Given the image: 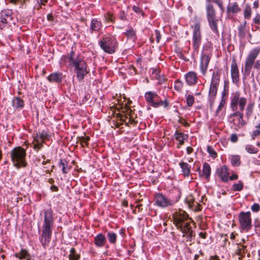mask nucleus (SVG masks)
I'll use <instances>...</instances> for the list:
<instances>
[{
    "mask_svg": "<svg viewBox=\"0 0 260 260\" xmlns=\"http://www.w3.org/2000/svg\"><path fill=\"white\" fill-rule=\"evenodd\" d=\"M53 223L54 219L52 210H46L44 212V219L42 226V234L40 238V241L44 247L48 246L49 244Z\"/></svg>",
    "mask_w": 260,
    "mask_h": 260,
    "instance_id": "1",
    "label": "nucleus"
},
{
    "mask_svg": "<svg viewBox=\"0 0 260 260\" xmlns=\"http://www.w3.org/2000/svg\"><path fill=\"white\" fill-rule=\"evenodd\" d=\"M69 62L70 65L75 68L74 70L78 80L82 81L89 72L86 63L81 57L75 56L73 52L69 57Z\"/></svg>",
    "mask_w": 260,
    "mask_h": 260,
    "instance_id": "2",
    "label": "nucleus"
},
{
    "mask_svg": "<svg viewBox=\"0 0 260 260\" xmlns=\"http://www.w3.org/2000/svg\"><path fill=\"white\" fill-rule=\"evenodd\" d=\"M173 219L174 224L183 233V236H186L187 238V241L191 242L193 235L190 226V219L187 218L186 215L181 214L173 215Z\"/></svg>",
    "mask_w": 260,
    "mask_h": 260,
    "instance_id": "3",
    "label": "nucleus"
},
{
    "mask_svg": "<svg viewBox=\"0 0 260 260\" xmlns=\"http://www.w3.org/2000/svg\"><path fill=\"white\" fill-rule=\"evenodd\" d=\"M260 53V47L253 48L248 53L245 62L244 73L249 75L252 66L255 69L260 70V60L254 62L255 59Z\"/></svg>",
    "mask_w": 260,
    "mask_h": 260,
    "instance_id": "4",
    "label": "nucleus"
},
{
    "mask_svg": "<svg viewBox=\"0 0 260 260\" xmlns=\"http://www.w3.org/2000/svg\"><path fill=\"white\" fill-rule=\"evenodd\" d=\"M10 156L15 167L17 168L26 167V151L24 149L21 147L14 148L10 152Z\"/></svg>",
    "mask_w": 260,
    "mask_h": 260,
    "instance_id": "5",
    "label": "nucleus"
},
{
    "mask_svg": "<svg viewBox=\"0 0 260 260\" xmlns=\"http://www.w3.org/2000/svg\"><path fill=\"white\" fill-rule=\"evenodd\" d=\"M247 103V99L240 96L238 92L232 94L231 98V108L233 111L243 112Z\"/></svg>",
    "mask_w": 260,
    "mask_h": 260,
    "instance_id": "6",
    "label": "nucleus"
},
{
    "mask_svg": "<svg viewBox=\"0 0 260 260\" xmlns=\"http://www.w3.org/2000/svg\"><path fill=\"white\" fill-rule=\"evenodd\" d=\"M101 48L105 52L112 54L115 52L116 39L112 36H105L99 41Z\"/></svg>",
    "mask_w": 260,
    "mask_h": 260,
    "instance_id": "7",
    "label": "nucleus"
},
{
    "mask_svg": "<svg viewBox=\"0 0 260 260\" xmlns=\"http://www.w3.org/2000/svg\"><path fill=\"white\" fill-rule=\"evenodd\" d=\"M239 221L241 228L243 231H248L251 228V213L241 212L239 214Z\"/></svg>",
    "mask_w": 260,
    "mask_h": 260,
    "instance_id": "8",
    "label": "nucleus"
},
{
    "mask_svg": "<svg viewBox=\"0 0 260 260\" xmlns=\"http://www.w3.org/2000/svg\"><path fill=\"white\" fill-rule=\"evenodd\" d=\"M176 202L161 193L156 194L154 198L155 205L162 208L173 206Z\"/></svg>",
    "mask_w": 260,
    "mask_h": 260,
    "instance_id": "9",
    "label": "nucleus"
},
{
    "mask_svg": "<svg viewBox=\"0 0 260 260\" xmlns=\"http://www.w3.org/2000/svg\"><path fill=\"white\" fill-rule=\"evenodd\" d=\"M193 28L192 42L193 47L196 50H198L201 44V33L200 30V24L199 22H196L193 26H191Z\"/></svg>",
    "mask_w": 260,
    "mask_h": 260,
    "instance_id": "10",
    "label": "nucleus"
},
{
    "mask_svg": "<svg viewBox=\"0 0 260 260\" xmlns=\"http://www.w3.org/2000/svg\"><path fill=\"white\" fill-rule=\"evenodd\" d=\"M219 82L220 78L218 73L214 72L209 91V97L210 100L213 99L216 96Z\"/></svg>",
    "mask_w": 260,
    "mask_h": 260,
    "instance_id": "11",
    "label": "nucleus"
},
{
    "mask_svg": "<svg viewBox=\"0 0 260 260\" xmlns=\"http://www.w3.org/2000/svg\"><path fill=\"white\" fill-rule=\"evenodd\" d=\"M211 55L210 53H203L200 62V70L203 75H205L208 68Z\"/></svg>",
    "mask_w": 260,
    "mask_h": 260,
    "instance_id": "12",
    "label": "nucleus"
},
{
    "mask_svg": "<svg viewBox=\"0 0 260 260\" xmlns=\"http://www.w3.org/2000/svg\"><path fill=\"white\" fill-rule=\"evenodd\" d=\"M48 135L46 132L44 131L41 133L37 134V136L35 138V140L36 142V144H34L35 148L40 149L42 146V143L44 140L48 139Z\"/></svg>",
    "mask_w": 260,
    "mask_h": 260,
    "instance_id": "13",
    "label": "nucleus"
},
{
    "mask_svg": "<svg viewBox=\"0 0 260 260\" xmlns=\"http://www.w3.org/2000/svg\"><path fill=\"white\" fill-rule=\"evenodd\" d=\"M243 112L240 111H236L232 115V116L234 117V124L238 126L239 128L243 126L245 124V122L243 119Z\"/></svg>",
    "mask_w": 260,
    "mask_h": 260,
    "instance_id": "14",
    "label": "nucleus"
},
{
    "mask_svg": "<svg viewBox=\"0 0 260 260\" xmlns=\"http://www.w3.org/2000/svg\"><path fill=\"white\" fill-rule=\"evenodd\" d=\"M231 77L234 83H237L239 80V70L236 61L233 60L231 64Z\"/></svg>",
    "mask_w": 260,
    "mask_h": 260,
    "instance_id": "15",
    "label": "nucleus"
},
{
    "mask_svg": "<svg viewBox=\"0 0 260 260\" xmlns=\"http://www.w3.org/2000/svg\"><path fill=\"white\" fill-rule=\"evenodd\" d=\"M15 257L19 258V260H35L33 256L30 255L29 253L25 249H21V250L15 254Z\"/></svg>",
    "mask_w": 260,
    "mask_h": 260,
    "instance_id": "16",
    "label": "nucleus"
},
{
    "mask_svg": "<svg viewBox=\"0 0 260 260\" xmlns=\"http://www.w3.org/2000/svg\"><path fill=\"white\" fill-rule=\"evenodd\" d=\"M106 242V238L102 234H99L94 238V243L97 247H103Z\"/></svg>",
    "mask_w": 260,
    "mask_h": 260,
    "instance_id": "17",
    "label": "nucleus"
},
{
    "mask_svg": "<svg viewBox=\"0 0 260 260\" xmlns=\"http://www.w3.org/2000/svg\"><path fill=\"white\" fill-rule=\"evenodd\" d=\"M185 79L188 85H194L197 81V75L193 72H189L185 75Z\"/></svg>",
    "mask_w": 260,
    "mask_h": 260,
    "instance_id": "18",
    "label": "nucleus"
},
{
    "mask_svg": "<svg viewBox=\"0 0 260 260\" xmlns=\"http://www.w3.org/2000/svg\"><path fill=\"white\" fill-rule=\"evenodd\" d=\"M47 79L50 82H61L62 80V74L58 72L53 73L48 76Z\"/></svg>",
    "mask_w": 260,
    "mask_h": 260,
    "instance_id": "19",
    "label": "nucleus"
},
{
    "mask_svg": "<svg viewBox=\"0 0 260 260\" xmlns=\"http://www.w3.org/2000/svg\"><path fill=\"white\" fill-rule=\"evenodd\" d=\"M219 176L221 179L224 182H228L229 180V171L228 168L224 166L221 167L218 171Z\"/></svg>",
    "mask_w": 260,
    "mask_h": 260,
    "instance_id": "20",
    "label": "nucleus"
},
{
    "mask_svg": "<svg viewBox=\"0 0 260 260\" xmlns=\"http://www.w3.org/2000/svg\"><path fill=\"white\" fill-rule=\"evenodd\" d=\"M246 247L241 244H237L235 249V254L239 256L238 258L241 259L245 254Z\"/></svg>",
    "mask_w": 260,
    "mask_h": 260,
    "instance_id": "21",
    "label": "nucleus"
},
{
    "mask_svg": "<svg viewBox=\"0 0 260 260\" xmlns=\"http://www.w3.org/2000/svg\"><path fill=\"white\" fill-rule=\"evenodd\" d=\"M153 102L152 104V106L154 108H157L161 106H164L165 107H166L168 106V102L167 101H162L161 100H159L158 96L156 94V97L153 99Z\"/></svg>",
    "mask_w": 260,
    "mask_h": 260,
    "instance_id": "22",
    "label": "nucleus"
},
{
    "mask_svg": "<svg viewBox=\"0 0 260 260\" xmlns=\"http://www.w3.org/2000/svg\"><path fill=\"white\" fill-rule=\"evenodd\" d=\"M209 25L211 29L215 33H218L217 29V22L218 20L216 19V17H213L208 19Z\"/></svg>",
    "mask_w": 260,
    "mask_h": 260,
    "instance_id": "23",
    "label": "nucleus"
},
{
    "mask_svg": "<svg viewBox=\"0 0 260 260\" xmlns=\"http://www.w3.org/2000/svg\"><path fill=\"white\" fill-rule=\"evenodd\" d=\"M176 139L179 141L180 145H182L184 143V140H186L188 138V136L186 134H184L181 133L176 132L175 134Z\"/></svg>",
    "mask_w": 260,
    "mask_h": 260,
    "instance_id": "24",
    "label": "nucleus"
},
{
    "mask_svg": "<svg viewBox=\"0 0 260 260\" xmlns=\"http://www.w3.org/2000/svg\"><path fill=\"white\" fill-rule=\"evenodd\" d=\"M211 174V168L208 164L205 162L203 165V175L208 179Z\"/></svg>",
    "mask_w": 260,
    "mask_h": 260,
    "instance_id": "25",
    "label": "nucleus"
},
{
    "mask_svg": "<svg viewBox=\"0 0 260 260\" xmlns=\"http://www.w3.org/2000/svg\"><path fill=\"white\" fill-rule=\"evenodd\" d=\"M59 167L61 168L63 173L66 174L70 170V167L68 166V162L64 159H61L59 161Z\"/></svg>",
    "mask_w": 260,
    "mask_h": 260,
    "instance_id": "26",
    "label": "nucleus"
},
{
    "mask_svg": "<svg viewBox=\"0 0 260 260\" xmlns=\"http://www.w3.org/2000/svg\"><path fill=\"white\" fill-rule=\"evenodd\" d=\"M180 167L182 169V171L184 176H188L190 173V167L187 163L181 162L179 164Z\"/></svg>",
    "mask_w": 260,
    "mask_h": 260,
    "instance_id": "27",
    "label": "nucleus"
},
{
    "mask_svg": "<svg viewBox=\"0 0 260 260\" xmlns=\"http://www.w3.org/2000/svg\"><path fill=\"white\" fill-rule=\"evenodd\" d=\"M13 106L16 108H22L24 103L20 98H15L12 101Z\"/></svg>",
    "mask_w": 260,
    "mask_h": 260,
    "instance_id": "28",
    "label": "nucleus"
},
{
    "mask_svg": "<svg viewBox=\"0 0 260 260\" xmlns=\"http://www.w3.org/2000/svg\"><path fill=\"white\" fill-rule=\"evenodd\" d=\"M230 160L234 166H239L241 164L240 156L238 155H232L230 157Z\"/></svg>",
    "mask_w": 260,
    "mask_h": 260,
    "instance_id": "29",
    "label": "nucleus"
},
{
    "mask_svg": "<svg viewBox=\"0 0 260 260\" xmlns=\"http://www.w3.org/2000/svg\"><path fill=\"white\" fill-rule=\"evenodd\" d=\"M145 97L146 101L152 106L154 98L156 97V93L153 92H147L145 93Z\"/></svg>",
    "mask_w": 260,
    "mask_h": 260,
    "instance_id": "30",
    "label": "nucleus"
},
{
    "mask_svg": "<svg viewBox=\"0 0 260 260\" xmlns=\"http://www.w3.org/2000/svg\"><path fill=\"white\" fill-rule=\"evenodd\" d=\"M80 257V256L78 254L74 248H72L70 251V254L69 255V258L70 260H78Z\"/></svg>",
    "mask_w": 260,
    "mask_h": 260,
    "instance_id": "31",
    "label": "nucleus"
},
{
    "mask_svg": "<svg viewBox=\"0 0 260 260\" xmlns=\"http://www.w3.org/2000/svg\"><path fill=\"white\" fill-rule=\"evenodd\" d=\"M245 150L249 154H256L258 152V149L251 144H247L245 147Z\"/></svg>",
    "mask_w": 260,
    "mask_h": 260,
    "instance_id": "32",
    "label": "nucleus"
},
{
    "mask_svg": "<svg viewBox=\"0 0 260 260\" xmlns=\"http://www.w3.org/2000/svg\"><path fill=\"white\" fill-rule=\"evenodd\" d=\"M240 9L236 3L229 4L228 7V10L229 12L237 13L240 11Z\"/></svg>",
    "mask_w": 260,
    "mask_h": 260,
    "instance_id": "33",
    "label": "nucleus"
},
{
    "mask_svg": "<svg viewBox=\"0 0 260 260\" xmlns=\"http://www.w3.org/2000/svg\"><path fill=\"white\" fill-rule=\"evenodd\" d=\"M101 26L100 22L96 19H93L91 21L90 28L92 30L98 31L99 30Z\"/></svg>",
    "mask_w": 260,
    "mask_h": 260,
    "instance_id": "34",
    "label": "nucleus"
},
{
    "mask_svg": "<svg viewBox=\"0 0 260 260\" xmlns=\"http://www.w3.org/2000/svg\"><path fill=\"white\" fill-rule=\"evenodd\" d=\"M207 19L215 17V11L212 6L208 4L207 7Z\"/></svg>",
    "mask_w": 260,
    "mask_h": 260,
    "instance_id": "35",
    "label": "nucleus"
},
{
    "mask_svg": "<svg viewBox=\"0 0 260 260\" xmlns=\"http://www.w3.org/2000/svg\"><path fill=\"white\" fill-rule=\"evenodd\" d=\"M125 34L127 38L133 40V41L135 40L136 38V32L132 27H130L127 29Z\"/></svg>",
    "mask_w": 260,
    "mask_h": 260,
    "instance_id": "36",
    "label": "nucleus"
},
{
    "mask_svg": "<svg viewBox=\"0 0 260 260\" xmlns=\"http://www.w3.org/2000/svg\"><path fill=\"white\" fill-rule=\"evenodd\" d=\"M254 107V104L253 103H250L248 104L246 109V116L249 118L252 114L253 109Z\"/></svg>",
    "mask_w": 260,
    "mask_h": 260,
    "instance_id": "37",
    "label": "nucleus"
},
{
    "mask_svg": "<svg viewBox=\"0 0 260 260\" xmlns=\"http://www.w3.org/2000/svg\"><path fill=\"white\" fill-rule=\"evenodd\" d=\"M243 188V183L242 181H239L238 183H234L232 185V189L234 191H241Z\"/></svg>",
    "mask_w": 260,
    "mask_h": 260,
    "instance_id": "38",
    "label": "nucleus"
},
{
    "mask_svg": "<svg viewBox=\"0 0 260 260\" xmlns=\"http://www.w3.org/2000/svg\"><path fill=\"white\" fill-rule=\"evenodd\" d=\"M251 7L246 5L244 10V17L245 19H249L251 17Z\"/></svg>",
    "mask_w": 260,
    "mask_h": 260,
    "instance_id": "39",
    "label": "nucleus"
},
{
    "mask_svg": "<svg viewBox=\"0 0 260 260\" xmlns=\"http://www.w3.org/2000/svg\"><path fill=\"white\" fill-rule=\"evenodd\" d=\"M107 238L111 243L114 244L116 241L117 235L113 232H109L107 234Z\"/></svg>",
    "mask_w": 260,
    "mask_h": 260,
    "instance_id": "40",
    "label": "nucleus"
},
{
    "mask_svg": "<svg viewBox=\"0 0 260 260\" xmlns=\"http://www.w3.org/2000/svg\"><path fill=\"white\" fill-rule=\"evenodd\" d=\"M90 138L87 137L82 136L79 138V141L83 147L88 145V141L89 140Z\"/></svg>",
    "mask_w": 260,
    "mask_h": 260,
    "instance_id": "41",
    "label": "nucleus"
},
{
    "mask_svg": "<svg viewBox=\"0 0 260 260\" xmlns=\"http://www.w3.org/2000/svg\"><path fill=\"white\" fill-rule=\"evenodd\" d=\"M12 11L10 10H5L2 11L1 16L3 17H6V18H8L9 19H12Z\"/></svg>",
    "mask_w": 260,
    "mask_h": 260,
    "instance_id": "42",
    "label": "nucleus"
},
{
    "mask_svg": "<svg viewBox=\"0 0 260 260\" xmlns=\"http://www.w3.org/2000/svg\"><path fill=\"white\" fill-rule=\"evenodd\" d=\"M182 87H183V83L181 81H180L179 80H177L175 82L174 88L177 91H180L182 89Z\"/></svg>",
    "mask_w": 260,
    "mask_h": 260,
    "instance_id": "43",
    "label": "nucleus"
},
{
    "mask_svg": "<svg viewBox=\"0 0 260 260\" xmlns=\"http://www.w3.org/2000/svg\"><path fill=\"white\" fill-rule=\"evenodd\" d=\"M224 104H225V101L223 99H222L221 102L219 103V105H218V107L217 110H216L215 115L216 116L218 115V114L221 111V110L223 108Z\"/></svg>",
    "mask_w": 260,
    "mask_h": 260,
    "instance_id": "44",
    "label": "nucleus"
},
{
    "mask_svg": "<svg viewBox=\"0 0 260 260\" xmlns=\"http://www.w3.org/2000/svg\"><path fill=\"white\" fill-rule=\"evenodd\" d=\"M186 103L188 106H191L194 103V98L191 95H188L186 98Z\"/></svg>",
    "mask_w": 260,
    "mask_h": 260,
    "instance_id": "45",
    "label": "nucleus"
},
{
    "mask_svg": "<svg viewBox=\"0 0 260 260\" xmlns=\"http://www.w3.org/2000/svg\"><path fill=\"white\" fill-rule=\"evenodd\" d=\"M207 151L211 156H212L213 158H215L217 156L216 152L214 151V150L213 149V148L211 146H208L207 147Z\"/></svg>",
    "mask_w": 260,
    "mask_h": 260,
    "instance_id": "46",
    "label": "nucleus"
},
{
    "mask_svg": "<svg viewBox=\"0 0 260 260\" xmlns=\"http://www.w3.org/2000/svg\"><path fill=\"white\" fill-rule=\"evenodd\" d=\"M251 210L254 212H257L260 210V206L257 203H254L251 207Z\"/></svg>",
    "mask_w": 260,
    "mask_h": 260,
    "instance_id": "47",
    "label": "nucleus"
},
{
    "mask_svg": "<svg viewBox=\"0 0 260 260\" xmlns=\"http://www.w3.org/2000/svg\"><path fill=\"white\" fill-rule=\"evenodd\" d=\"M260 135V129L254 130L251 134V136L252 139L254 140L255 137L258 136Z\"/></svg>",
    "mask_w": 260,
    "mask_h": 260,
    "instance_id": "48",
    "label": "nucleus"
},
{
    "mask_svg": "<svg viewBox=\"0 0 260 260\" xmlns=\"http://www.w3.org/2000/svg\"><path fill=\"white\" fill-rule=\"evenodd\" d=\"M154 36L155 37L157 43H158L161 39V35L159 31L157 30H155L154 31Z\"/></svg>",
    "mask_w": 260,
    "mask_h": 260,
    "instance_id": "49",
    "label": "nucleus"
},
{
    "mask_svg": "<svg viewBox=\"0 0 260 260\" xmlns=\"http://www.w3.org/2000/svg\"><path fill=\"white\" fill-rule=\"evenodd\" d=\"M238 137L236 134H233L231 136V141L232 142L235 143L238 141Z\"/></svg>",
    "mask_w": 260,
    "mask_h": 260,
    "instance_id": "50",
    "label": "nucleus"
},
{
    "mask_svg": "<svg viewBox=\"0 0 260 260\" xmlns=\"http://www.w3.org/2000/svg\"><path fill=\"white\" fill-rule=\"evenodd\" d=\"M254 22L255 24H260V15L257 14L254 18Z\"/></svg>",
    "mask_w": 260,
    "mask_h": 260,
    "instance_id": "51",
    "label": "nucleus"
},
{
    "mask_svg": "<svg viewBox=\"0 0 260 260\" xmlns=\"http://www.w3.org/2000/svg\"><path fill=\"white\" fill-rule=\"evenodd\" d=\"M9 20H11V19H9L8 18H6V17H3L1 16V22L6 25V24L8 23V21Z\"/></svg>",
    "mask_w": 260,
    "mask_h": 260,
    "instance_id": "52",
    "label": "nucleus"
},
{
    "mask_svg": "<svg viewBox=\"0 0 260 260\" xmlns=\"http://www.w3.org/2000/svg\"><path fill=\"white\" fill-rule=\"evenodd\" d=\"M238 178V175H237L236 174H234L229 177V179H230V180H234L237 179Z\"/></svg>",
    "mask_w": 260,
    "mask_h": 260,
    "instance_id": "53",
    "label": "nucleus"
},
{
    "mask_svg": "<svg viewBox=\"0 0 260 260\" xmlns=\"http://www.w3.org/2000/svg\"><path fill=\"white\" fill-rule=\"evenodd\" d=\"M133 10L137 13H141V9L137 6H134L133 7Z\"/></svg>",
    "mask_w": 260,
    "mask_h": 260,
    "instance_id": "54",
    "label": "nucleus"
},
{
    "mask_svg": "<svg viewBox=\"0 0 260 260\" xmlns=\"http://www.w3.org/2000/svg\"><path fill=\"white\" fill-rule=\"evenodd\" d=\"M120 18L122 20H126V16L125 14L123 12H121L120 13Z\"/></svg>",
    "mask_w": 260,
    "mask_h": 260,
    "instance_id": "55",
    "label": "nucleus"
},
{
    "mask_svg": "<svg viewBox=\"0 0 260 260\" xmlns=\"http://www.w3.org/2000/svg\"><path fill=\"white\" fill-rule=\"evenodd\" d=\"M206 235L207 234L206 233L201 232L199 233V236L203 239H205Z\"/></svg>",
    "mask_w": 260,
    "mask_h": 260,
    "instance_id": "56",
    "label": "nucleus"
},
{
    "mask_svg": "<svg viewBox=\"0 0 260 260\" xmlns=\"http://www.w3.org/2000/svg\"><path fill=\"white\" fill-rule=\"evenodd\" d=\"M187 200H188V202H189V206H191V202H192V203H193V199H192V198L191 197H188Z\"/></svg>",
    "mask_w": 260,
    "mask_h": 260,
    "instance_id": "57",
    "label": "nucleus"
},
{
    "mask_svg": "<svg viewBox=\"0 0 260 260\" xmlns=\"http://www.w3.org/2000/svg\"><path fill=\"white\" fill-rule=\"evenodd\" d=\"M193 151V149L190 147L186 148V151L188 154H190Z\"/></svg>",
    "mask_w": 260,
    "mask_h": 260,
    "instance_id": "58",
    "label": "nucleus"
},
{
    "mask_svg": "<svg viewBox=\"0 0 260 260\" xmlns=\"http://www.w3.org/2000/svg\"><path fill=\"white\" fill-rule=\"evenodd\" d=\"M51 189L54 191H57L58 190V188L56 186H54V185L51 186Z\"/></svg>",
    "mask_w": 260,
    "mask_h": 260,
    "instance_id": "59",
    "label": "nucleus"
},
{
    "mask_svg": "<svg viewBox=\"0 0 260 260\" xmlns=\"http://www.w3.org/2000/svg\"><path fill=\"white\" fill-rule=\"evenodd\" d=\"M216 4H217L219 7H221V1H214Z\"/></svg>",
    "mask_w": 260,
    "mask_h": 260,
    "instance_id": "60",
    "label": "nucleus"
},
{
    "mask_svg": "<svg viewBox=\"0 0 260 260\" xmlns=\"http://www.w3.org/2000/svg\"><path fill=\"white\" fill-rule=\"evenodd\" d=\"M211 260H219L218 257L217 256H212L211 257Z\"/></svg>",
    "mask_w": 260,
    "mask_h": 260,
    "instance_id": "61",
    "label": "nucleus"
},
{
    "mask_svg": "<svg viewBox=\"0 0 260 260\" xmlns=\"http://www.w3.org/2000/svg\"><path fill=\"white\" fill-rule=\"evenodd\" d=\"M6 25L3 24L1 22H0V29H2L4 27H5Z\"/></svg>",
    "mask_w": 260,
    "mask_h": 260,
    "instance_id": "62",
    "label": "nucleus"
},
{
    "mask_svg": "<svg viewBox=\"0 0 260 260\" xmlns=\"http://www.w3.org/2000/svg\"><path fill=\"white\" fill-rule=\"evenodd\" d=\"M52 19V16L51 14H48L47 15V19L48 20H51Z\"/></svg>",
    "mask_w": 260,
    "mask_h": 260,
    "instance_id": "63",
    "label": "nucleus"
},
{
    "mask_svg": "<svg viewBox=\"0 0 260 260\" xmlns=\"http://www.w3.org/2000/svg\"><path fill=\"white\" fill-rule=\"evenodd\" d=\"M230 238L232 239H234L235 238V235L234 233H231V235H230Z\"/></svg>",
    "mask_w": 260,
    "mask_h": 260,
    "instance_id": "64",
    "label": "nucleus"
}]
</instances>
